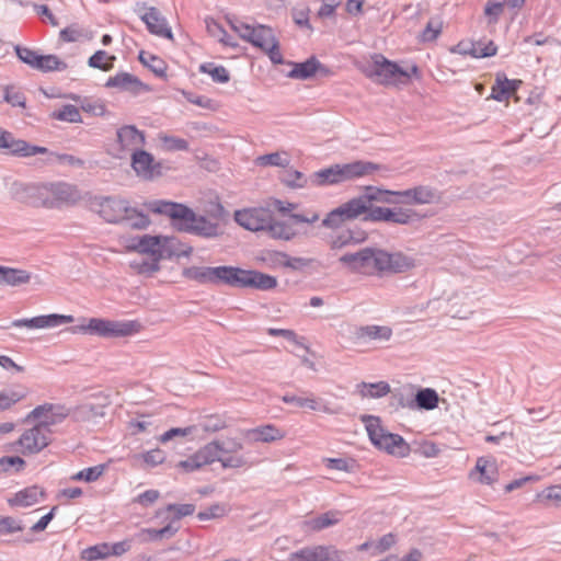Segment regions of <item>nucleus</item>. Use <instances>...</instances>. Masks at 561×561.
Listing matches in <instances>:
<instances>
[{
  "mask_svg": "<svg viewBox=\"0 0 561 561\" xmlns=\"http://www.w3.org/2000/svg\"><path fill=\"white\" fill-rule=\"evenodd\" d=\"M141 85V82L130 73L122 72L116 75L115 77H111L106 87L118 88L125 91H137Z\"/></svg>",
  "mask_w": 561,
  "mask_h": 561,
  "instance_id": "ea45409f",
  "label": "nucleus"
},
{
  "mask_svg": "<svg viewBox=\"0 0 561 561\" xmlns=\"http://www.w3.org/2000/svg\"><path fill=\"white\" fill-rule=\"evenodd\" d=\"M414 453L425 458H435L439 455L440 449L435 443L425 440L417 444Z\"/></svg>",
  "mask_w": 561,
  "mask_h": 561,
  "instance_id": "774afa93",
  "label": "nucleus"
},
{
  "mask_svg": "<svg viewBox=\"0 0 561 561\" xmlns=\"http://www.w3.org/2000/svg\"><path fill=\"white\" fill-rule=\"evenodd\" d=\"M378 169V164L368 161H354L345 164H334L314 172L309 178V181L310 184L314 186L337 184L371 174Z\"/></svg>",
  "mask_w": 561,
  "mask_h": 561,
  "instance_id": "20e7f679",
  "label": "nucleus"
},
{
  "mask_svg": "<svg viewBox=\"0 0 561 561\" xmlns=\"http://www.w3.org/2000/svg\"><path fill=\"white\" fill-rule=\"evenodd\" d=\"M343 552L332 545L305 547L290 553L289 561H343Z\"/></svg>",
  "mask_w": 561,
  "mask_h": 561,
  "instance_id": "ddd939ff",
  "label": "nucleus"
},
{
  "mask_svg": "<svg viewBox=\"0 0 561 561\" xmlns=\"http://www.w3.org/2000/svg\"><path fill=\"white\" fill-rule=\"evenodd\" d=\"M67 65L56 55H39L36 70L48 72L54 70H65Z\"/></svg>",
  "mask_w": 561,
  "mask_h": 561,
  "instance_id": "864d4df0",
  "label": "nucleus"
},
{
  "mask_svg": "<svg viewBox=\"0 0 561 561\" xmlns=\"http://www.w3.org/2000/svg\"><path fill=\"white\" fill-rule=\"evenodd\" d=\"M147 208L160 215H165L175 220L180 231L196 234L203 238H216L220 234V227L204 216H197L190 207L167 201H153L147 204Z\"/></svg>",
  "mask_w": 561,
  "mask_h": 561,
  "instance_id": "f03ea898",
  "label": "nucleus"
},
{
  "mask_svg": "<svg viewBox=\"0 0 561 561\" xmlns=\"http://www.w3.org/2000/svg\"><path fill=\"white\" fill-rule=\"evenodd\" d=\"M283 182L289 186L295 188H301L307 186L310 181L307 179L304 173L297 170H288L283 179Z\"/></svg>",
  "mask_w": 561,
  "mask_h": 561,
  "instance_id": "052dcab7",
  "label": "nucleus"
},
{
  "mask_svg": "<svg viewBox=\"0 0 561 561\" xmlns=\"http://www.w3.org/2000/svg\"><path fill=\"white\" fill-rule=\"evenodd\" d=\"M159 139L161 140L163 147L168 151H186L188 150V142L180 137L169 136V135H160Z\"/></svg>",
  "mask_w": 561,
  "mask_h": 561,
  "instance_id": "13d9d810",
  "label": "nucleus"
},
{
  "mask_svg": "<svg viewBox=\"0 0 561 561\" xmlns=\"http://www.w3.org/2000/svg\"><path fill=\"white\" fill-rule=\"evenodd\" d=\"M342 518L339 511H329L319 516L306 519L302 523L304 529L307 531H320L322 529L336 525Z\"/></svg>",
  "mask_w": 561,
  "mask_h": 561,
  "instance_id": "cd10ccee",
  "label": "nucleus"
},
{
  "mask_svg": "<svg viewBox=\"0 0 561 561\" xmlns=\"http://www.w3.org/2000/svg\"><path fill=\"white\" fill-rule=\"evenodd\" d=\"M206 28L207 32L219 42L227 46L236 47L237 43H234L231 37L227 34L226 30L214 19H206Z\"/></svg>",
  "mask_w": 561,
  "mask_h": 561,
  "instance_id": "de8ad7c7",
  "label": "nucleus"
},
{
  "mask_svg": "<svg viewBox=\"0 0 561 561\" xmlns=\"http://www.w3.org/2000/svg\"><path fill=\"white\" fill-rule=\"evenodd\" d=\"M114 56H110L105 50H98L88 60V65L103 71H108L113 68Z\"/></svg>",
  "mask_w": 561,
  "mask_h": 561,
  "instance_id": "603ef678",
  "label": "nucleus"
},
{
  "mask_svg": "<svg viewBox=\"0 0 561 561\" xmlns=\"http://www.w3.org/2000/svg\"><path fill=\"white\" fill-rule=\"evenodd\" d=\"M24 466L25 461L19 456L2 457L0 459V473L9 472L11 469L19 472Z\"/></svg>",
  "mask_w": 561,
  "mask_h": 561,
  "instance_id": "e2e57ef3",
  "label": "nucleus"
},
{
  "mask_svg": "<svg viewBox=\"0 0 561 561\" xmlns=\"http://www.w3.org/2000/svg\"><path fill=\"white\" fill-rule=\"evenodd\" d=\"M231 266H190L183 270L182 275L199 284H230Z\"/></svg>",
  "mask_w": 561,
  "mask_h": 561,
  "instance_id": "9d476101",
  "label": "nucleus"
},
{
  "mask_svg": "<svg viewBox=\"0 0 561 561\" xmlns=\"http://www.w3.org/2000/svg\"><path fill=\"white\" fill-rule=\"evenodd\" d=\"M289 158L287 152H272L267 154L260 156L255 159V163L261 167H282L287 168L289 165Z\"/></svg>",
  "mask_w": 561,
  "mask_h": 561,
  "instance_id": "a18cd8bd",
  "label": "nucleus"
},
{
  "mask_svg": "<svg viewBox=\"0 0 561 561\" xmlns=\"http://www.w3.org/2000/svg\"><path fill=\"white\" fill-rule=\"evenodd\" d=\"M71 415V410L62 404L45 403L36 407L28 415L30 419H41L39 423L49 428L51 425L61 423L67 416Z\"/></svg>",
  "mask_w": 561,
  "mask_h": 561,
  "instance_id": "6ab92c4d",
  "label": "nucleus"
},
{
  "mask_svg": "<svg viewBox=\"0 0 561 561\" xmlns=\"http://www.w3.org/2000/svg\"><path fill=\"white\" fill-rule=\"evenodd\" d=\"M105 403L83 402L71 410L72 417L78 422L95 420L104 415Z\"/></svg>",
  "mask_w": 561,
  "mask_h": 561,
  "instance_id": "2f4dec72",
  "label": "nucleus"
},
{
  "mask_svg": "<svg viewBox=\"0 0 561 561\" xmlns=\"http://www.w3.org/2000/svg\"><path fill=\"white\" fill-rule=\"evenodd\" d=\"M276 39L274 32L271 27L265 25L255 26V31L250 39V43L255 47L264 50L268 45H271Z\"/></svg>",
  "mask_w": 561,
  "mask_h": 561,
  "instance_id": "37998d69",
  "label": "nucleus"
},
{
  "mask_svg": "<svg viewBox=\"0 0 561 561\" xmlns=\"http://www.w3.org/2000/svg\"><path fill=\"white\" fill-rule=\"evenodd\" d=\"M414 409L433 410L438 405V393L432 388L420 389L413 394Z\"/></svg>",
  "mask_w": 561,
  "mask_h": 561,
  "instance_id": "e433bc0d",
  "label": "nucleus"
},
{
  "mask_svg": "<svg viewBox=\"0 0 561 561\" xmlns=\"http://www.w3.org/2000/svg\"><path fill=\"white\" fill-rule=\"evenodd\" d=\"M476 470L480 473L479 481L484 484H492L497 479V469L493 461L480 457L476 463Z\"/></svg>",
  "mask_w": 561,
  "mask_h": 561,
  "instance_id": "a19ab883",
  "label": "nucleus"
},
{
  "mask_svg": "<svg viewBox=\"0 0 561 561\" xmlns=\"http://www.w3.org/2000/svg\"><path fill=\"white\" fill-rule=\"evenodd\" d=\"M31 280V274L24 270L7 267L0 265V284L19 286L27 284Z\"/></svg>",
  "mask_w": 561,
  "mask_h": 561,
  "instance_id": "72a5a7b5",
  "label": "nucleus"
},
{
  "mask_svg": "<svg viewBox=\"0 0 561 561\" xmlns=\"http://www.w3.org/2000/svg\"><path fill=\"white\" fill-rule=\"evenodd\" d=\"M272 215L273 211L267 207H250L236 210L233 219L239 226L249 231L265 232Z\"/></svg>",
  "mask_w": 561,
  "mask_h": 561,
  "instance_id": "9b49d317",
  "label": "nucleus"
},
{
  "mask_svg": "<svg viewBox=\"0 0 561 561\" xmlns=\"http://www.w3.org/2000/svg\"><path fill=\"white\" fill-rule=\"evenodd\" d=\"M93 209L107 222L123 221L128 211V203L115 197H100L92 203Z\"/></svg>",
  "mask_w": 561,
  "mask_h": 561,
  "instance_id": "2eb2a0df",
  "label": "nucleus"
},
{
  "mask_svg": "<svg viewBox=\"0 0 561 561\" xmlns=\"http://www.w3.org/2000/svg\"><path fill=\"white\" fill-rule=\"evenodd\" d=\"M427 217L426 214H422L416 209L409 207H396L394 224L401 226H412L421 222Z\"/></svg>",
  "mask_w": 561,
  "mask_h": 561,
  "instance_id": "58836bf2",
  "label": "nucleus"
},
{
  "mask_svg": "<svg viewBox=\"0 0 561 561\" xmlns=\"http://www.w3.org/2000/svg\"><path fill=\"white\" fill-rule=\"evenodd\" d=\"M117 144L124 152L137 151L146 142L144 131L139 130L135 125H125L116 131Z\"/></svg>",
  "mask_w": 561,
  "mask_h": 561,
  "instance_id": "4be33fe9",
  "label": "nucleus"
},
{
  "mask_svg": "<svg viewBox=\"0 0 561 561\" xmlns=\"http://www.w3.org/2000/svg\"><path fill=\"white\" fill-rule=\"evenodd\" d=\"M140 19L144 21L151 34L173 39L171 27L168 25L165 18L157 8H148L147 11L140 15Z\"/></svg>",
  "mask_w": 561,
  "mask_h": 561,
  "instance_id": "5701e85b",
  "label": "nucleus"
},
{
  "mask_svg": "<svg viewBox=\"0 0 561 561\" xmlns=\"http://www.w3.org/2000/svg\"><path fill=\"white\" fill-rule=\"evenodd\" d=\"M75 321V318L70 314H45L38 316L31 319H18L12 322V327L15 328H28V329H49L56 328L61 324H69Z\"/></svg>",
  "mask_w": 561,
  "mask_h": 561,
  "instance_id": "aec40b11",
  "label": "nucleus"
},
{
  "mask_svg": "<svg viewBox=\"0 0 561 561\" xmlns=\"http://www.w3.org/2000/svg\"><path fill=\"white\" fill-rule=\"evenodd\" d=\"M193 252V248L191 245L183 244L175 237H167L162 238V248H161V260L170 259L172 256H190Z\"/></svg>",
  "mask_w": 561,
  "mask_h": 561,
  "instance_id": "c756f323",
  "label": "nucleus"
},
{
  "mask_svg": "<svg viewBox=\"0 0 561 561\" xmlns=\"http://www.w3.org/2000/svg\"><path fill=\"white\" fill-rule=\"evenodd\" d=\"M50 428H46L39 422L32 428L25 431L20 439L19 445L23 454H37L50 442Z\"/></svg>",
  "mask_w": 561,
  "mask_h": 561,
  "instance_id": "dca6fc26",
  "label": "nucleus"
},
{
  "mask_svg": "<svg viewBox=\"0 0 561 561\" xmlns=\"http://www.w3.org/2000/svg\"><path fill=\"white\" fill-rule=\"evenodd\" d=\"M131 168L137 175L151 180L159 174L158 169L160 163L154 162V158L151 153L145 150H137L131 153Z\"/></svg>",
  "mask_w": 561,
  "mask_h": 561,
  "instance_id": "b1692460",
  "label": "nucleus"
},
{
  "mask_svg": "<svg viewBox=\"0 0 561 561\" xmlns=\"http://www.w3.org/2000/svg\"><path fill=\"white\" fill-rule=\"evenodd\" d=\"M53 118L69 123H81V114L77 106L67 104L64 105L59 111L51 114Z\"/></svg>",
  "mask_w": 561,
  "mask_h": 561,
  "instance_id": "5fc2aeb1",
  "label": "nucleus"
},
{
  "mask_svg": "<svg viewBox=\"0 0 561 561\" xmlns=\"http://www.w3.org/2000/svg\"><path fill=\"white\" fill-rule=\"evenodd\" d=\"M520 84V80H510L505 76L497 75L495 83L492 87L491 98L499 102L506 101L516 92Z\"/></svg>",
  "mask_w": 561,
  "mask_h": 561,
  "instance_id": "c85d7f7f",
  "label": "nucleus"
},
{
  "mask_svg": "<svg viewBox=\"0 0 561 561\" xmlns=\"http://www.w3.org/2000/svg\"><path fill=\"white\" fill-rule=\"evenodd\" d=\"M228 22H229L231 28L234 32H237L242 39L250 42V39L255 31L254 26H251V25H249L242 21H239L237 19H228Z\"/></svg>",
  "mask_w": 561,
  "mask_h": 561,
  "instance_id": "0e129e2a",
  "label": "nucleus"
},
{
  "mask_svg": "<svg viewBox=\"0 0 561 561\" xmlns=\"http://www.w3.org/2000/svg\"><path fill=\"white\" fill-rule=\"evenodd\" d=\"M399 191L383 190L376 186H367L363 195L352 198V202L358 203L363 206L362 215L366 213L371 203L381 204H399L398 203Z\"/></svg>",
  "mask_w": 561,
  "mask_h": 561,
  "instance_id": "412c9836",
  "label": "nucleus"
},
{
  "mask_svg": "<svg viewBox=\"0 0 561 561\" xmlns=\"http://www.w3.org/2000/svg\"><path fill=\"white\" fill-rule=\"evenodd\" d=\"M390 393L389 405L394 410L414 409L413 392L410 388L396 389Z\"/></svg>",
  "mask_w": 561,
  "mask_h": 561,
  "instance_id": "79ce46f5",
  "label": "nucleus"
},
{
  "mask_svg": "<svg viewBox=\"0 0 561 561\" xmlns=\"http://www.w3.org/2000/svg\"><path fill=\"white\" fill-rule=\"evenodd\" d=\"M4 101L12 106L25 107L26 99L20 91H15L13 87L7 85L4 88Z\"/></svg>",
  "mask_w": 561,
  "mask_h": 561,
  "instance_id": "338daca9",
  "label": "nucleus"
},
{
  "mask_svg": "<svg viewBox=\"0 0 561 561\" xmlns=\"http://www.w3.org/2000/svg\"><path fill=\"white\" fill-rule=\"evenodd\" d=\"M0 150L15 157H32L48 151L45 147L30 145L23 139L15 138L11 131L5 129L1 131Z\"/></svg>",
  "mask_w": 561,
  "mask_h": 561,
  "instance_id": "4468645a",
  "label": "nucleus"
},
{
  "mask_svg": "<svg viewBox=\"0 0 561 561\" xmlns=\"http://www.w3.org/2000/svg\"><path fill=\"white\" fill-rule=\"evenodd\" d=\"M282 401L288 404H295L298 408H307L312 411H322L328 414L337 413L336 410H332L327 405H321L319 400L313 396L299 397L295 394H285L282 397Z\"/></svg>",
  "mask_w": 561,
  "mask_h": 561,
  "instance_id": "473e14b6",
  "label": "nucleus"
},
{
  "mask_svg": "<svg viewBox=\"0 0 561 561\" xmlns=\"http://www.w3.org/2000/svg\"><path fill=\"white\" fill-rule=\"evenodd\" d=\"M139 60L141 64L146 67H148L153 73H156L159 77L165 76L167 66L165 62L149 53L140 51L139 54Z\"/></svg>",
  "mask_w": 561,
  "mask_h": 561,
  "instance_id": "09e8293b",
  "label": "nucleus"
},
{
  "mask_svg": "<svg viewBox=\"0 0 561 561\" xmlns=\"http://www.w3.org/2000/svg\"><path fill=\"white\" fill-rule=\"evenodd\" d=\"M363 206L358 203L348 202L332 209L322 220V226L331 229L340 228L345 221L354 220L362 216Z\"/></svg>",
  "mask_w": 561,
  "mask_h": 561,
  "instance_id": "a211bd4d",
  "label": "nucleus"
},
{
  "mask_svg": "<svg viewBox=\"0 0 561 561\" xmlns=\"http://www.w3.org/2000/svg\"><path fill=\"white\" fill-rule=\"evenodd\" d=\"M206 433H216L227 426L226 421L218 415H207L197 425Z\"/></svg>",
  "mask_w": 561,
  "mask_h": 561,
  "instance_id": "6e6d98bb",
  "label": "nucleus"
},
{
  "mask_svg": "<svg viewBox=\"0 0 561 561\" xmlns=\"http://www.w3.org/2000/svg\"><path fill=\"white\" fill-rule=\"evenodd\" d=\"M44 497V491L37 485L25 488L9 500L11 506L28 507L38 503Z\"/></svg>",
  "mask_w": 561,
  "mask_h": 561,
  "instance_id": "7c9ffc66",
  "label": "nucleus"
},
{
  "mask_svg": "<svg viewBox=\"0 0 561 561\" xmlns=\"http://www.w3.org/2000/svg\"><path fill=\"white\" fill-rule=\"evenodd\" d=\"M229 286L270 290L277 286V279L259 271L231 266Z\"/></svg>",
  "mask_w": 561,
  "mask_h": 561,
  "instance_id": "6e6552de",
  "label": "nucleus"
},
{
  "mask_svg": "<svg viewBox=\"0 0 561 561\" xmlns=\"http://www.w3.org/2000/svg\"><path fill=\"white\" fill-rule=\"evenodd\" d=\"M265 232L273 239L284 241H289L297 234L293 226L286 221L275 220L273 215Z\"/></svg>",
  "mask_w": 561,
  "mask_h": 561,
  "instance_id": "f704fd0d",
  "label": "nucleus"
},
{
  "mask_svg": "<svg viewBox=\"0 0 561 561\" xmlns=\"http://www.w3.org/2000/svg\"><path fill=\"white\" fill-rule=\"evenodd\" d=\"M309 8L306 5L296 7L291 10V16L294 22L300 26V27H307L309 30H312L310 23H309Z\"/></svg>",
  "mask_w": 561,
  "mask_h": 561,
  "instance_id": "69168bd1",
  "label": "nucleus"
},
{
  "mask_svg": "<svg viewBox=\"0 0 561 561\" xmlns=\"http://www.w3.org/2000/svg\"><path fill=\"white\" fill-rule=\"evenodd\" d=\"M442 198V192L431 185H416L398 193V203L402 205H435Z\"/></svg>",
  "mask_w": 561,
  "mask_h": 561,
  "instance_id": "f8f14e48",
  "label": "nucleus"
},
{
  "mask_svg": "<svg viewBox=\"0 0 561 561\" xmlns=\"http://www.w3.org/2000/svg\"><path fill=\"white\" fill-rule=\"evenodd\" d=\"M141 330V324L134 320H110L90 318L85 324L77 327L76 331L96 335L103 339L131 336Z\"/></svg>",
  "mask_w": 561,
  "mask_h": 561,
  "instance_id": "423d86ee",
  "label": "nucleus"
},
{
  "mask_svg": "<svg viewBox=\"0 0 561 561\" xmlns=\"http://www.w3.org/2000/svg\"><path fill=\"white\" fill-rule=\"evenodd\" d=\"M162 238L163 236H140L138 240L139 253L161 259Z\"/></svg>",
  "mask_w": 561,
  "mask_h": 561,
  "instance_id": "c9c22d12",
  "label": "nucleus"
},
{
  "mask_svg": "<svg viewBox=\"0 0 561 561\" xmlns=\"http://www.w3.org/2000/svg\"><path fill=\"white\" fill-rule=\"evenodd\" d=\"M360 421L366 426L369 439L378 449L398 457H405L410 454L409 444L402 436L388 432L381 425L380 417L364 414L360 416Z\"/></svg>",
  "mask_w": 561,
  "mask_h": 561,
  "instance_id": "39448f33",
  "label": "nucleus"
},
{
  "mask_svg": "<svg viewBox=\"0 0 561 561\" xmlns=\"http://www.w3.org/2000/svg\"><path fill=\"white\" fill-rule=\"evenodd\" d=\"M359 387L362 388V397L381 398L391 392V388L386 381H379L375 383L362 382Z\"/></svg>",
  "mask_w": 561,
  "mask_h": 561,
  "instance_id": "c03bdc74",
  "label": "nucleus"
},
{
  "mask_svg": "<svg viewBox=\"0 0 561 561\" xmlns=\"http://www.w3.org/2000/svg\"><path fill=\"white\" fill-rule=\"evenodd\" d=\"M255 442L271 443L285 437V433L274 425L259 426L250 432Z\"/></svg>",
  "mask_w": 561,
  "mask_h": 561,
  "instance_id": "4c0bfd02",
  "label": "nucleus"
},
{
  "mask_svg": "<svg viewBox=\"0 0 561 561\" xmlns=\"http://www.w3.org/2000/svg\"><path fill=\"white\" fill-rule=\"evenodd\" d=\"M339 262L352 273L365 276L404 273L416 266L415 259L410 255L371 247L345 253Z\"/></svg>",
  "mask_w": 561,
  "mask_h": 561,
  "instance_id": "f257e3e1",
  "label": "nucleus"
},
{
  "mask_svg": "<svg viewBox=\"0 0 561 561\" xmlns=\"http://www.w3.org/2000/svg\"><path fill=\"white\" fill-rule=\"evenodd\" d=\"M366 239L367 233L363 230L345 229L330 236L328 244L332 250H340L351 244L364 242Z\"/></svg>",
  "mask_w": 561,
  "mask_h": 561,
  "instance_id": "393cba45",
  "label": "nucleus"
},
{
  "mask_svg": "<svg viewBox=\"0 0 561 561\" xmlns=\"http://www.w3.org/2000/svg\"><path fill=\"white\" fill-rule=\"evenodd\" d=\"M199 71L209 75L218 83H227L230 80L228 70L224 66H216L214 62L201 65Z\"/></svg>",
  "mask_w": 561,
  "mask_h": 561,
  "instance_id": "8fccbe9b",
  "label": "nucleus"
},
{
  "mask_svg": "<svg viewBox=\"0 0 561 561\" xmlns=\"http://www.w3.org/2000/svg\"><path fill=\"white\" fill-rule=\"evenodd\" d=\"M10 195L15 202L33 207L53 205L47 202V188L45 184L15 181L11 184Z\"/></svg>",
  "mask_w": 561,
  "mask_h": 561,
  "instance_id": "1a4fd4ad",
  "label": "nucleus"
},
{
  "mask_svg": "<svg viewBox=\"0 0 561 561\" xmlns=\"http://www.w3.org/2000/svg\"><path fill=\"white\" fill-rule=\"evenodd\" d=\"M14 49H15L16 56L19 57V59L22 62L28 65L33 69H36L37 64H38V58H39V55L37 54V51H35L31 48H27V47H22L20 45H16Z\"/></svg>",
  "mask_w": 561,
  "mask_h": 561,
  "instance_id": "680f3d73",
  "label": "nucleus"
},
{
  "mask_svg": "<svg viewBox=\"0 0 561 561\" xmlns=\"http://www.w3.org/2000/svg\"><path fill=\"white\" fill-rule=\"evenodd\" d=\"M506 0H489L484 7V14L489 19L490 24L499 22L500 16L504 11Z\"/></svg>",
  "mask_w": 561,
  "mask_h": 561,
  "instance_id": "4d7b16f0",
  "label": "nucleus"
},
{
  "mask_svg": "<svg viewBox=\"0 0 561 561\" xmlns=\"http://www.w3.org/2000/svg\"><path fill=\"white\" fill-rule=\"evenodd\" d=\"M122 222H125L128 227L138 230L146 229L150 225V220L147 215L130 206Z\"/></svg>",
  "mask_w": 561,
  "mask_h": 561,
  "instance_id": "49530a36",
  "label": "nucleus"
},
{
  "mask_svg": "<svg viewBox=\"0 0 561 561\" xmlns=\"http://www.w3.org/2000/svg\"><path fill=\"white\" fill-rule=\"evenodd\" d=\"M289 65L293 66V69L289 71L288 77L298 80L310 79L317 71L324 70V67L316 57H310L304 62H289Z\"/></svg>",
  "mask_w": 561,
  "mask_h": 561,
  "instance_id": "bb28decb",
  "label": "nucleus"
},
{
  "mask_svg": "<svg viewBox=\"0 0 561 561\" xmlns=\"http://www.w3.org/2000/svg\"><path fill=\"white\" fill-rule=\"evenodd\" d=\"M355 337L359 342L389 341L392 336V329L387 325H362L356 328Z\"/></svg>",
  "mask_w": 561,
  "mask_h": 561,
  "instance_id": "a878e982",
  "label": "nucleus"
},
{
  "mask_svg": "<svg viewBox=\"0 0 561 561\" xmlns=\"http://www.w3.org/2000/svg\"><path fill=\"white\" fill-rule=\"evenodd\" d=\"M45 185L47 188V202L53 204L51 206H44L45 208L75 204L80 199V193L75 185L64 182Z\"/></svg>",
  "mask_w": 561,
  "mask_h": 561,
  "instance_id": "f3484780",
  "label": "nucleus"
},
{
  "mask_svg": "<svg viewBox=\"0 0 561 561\" xmlns=\"http://www.w3.org/2000/svg\"><path fill=\"white\" fill-rule=\"evenodd\" d=\"M161 259L149 256L148 260L133 261L130 267L138 274L151 276L160 271Z\"/></svg>",
  "mask_w": 561,
  "mask_h": 561,
  "instance_id": "3c124183",
  "label": "nucleus"
},
{
  "mask_svg": "<svg viewBox=\"0 0 561 561\" xmlns=\"http://www.w3.org/2000/svg\"><path fill=\"white\" fill-rule=\"evenodd\" d=\"M242 448V443L236 438L216 439L199 448L195 455L202 467L219 461L225 469H238L247 463L245 458L238 454Z\"/></svg>",
  "mask_w": 561,
  "mask_h": 561,
  "instance_id": "7ed1b4c3",
  "label": "nucleus"
},
{
  "mask_svg": "<svg viewBox=\"0 0 561 561\" xmlns=\"http://www.w3.org/2000/svg\"><path fill=\"white\" fill-rule=\"evenodd\" d=\"M108 556H111V548L106 543L90 547L82 552V558L88 561L104 559Z\"/></svg>",
  "mask_w": 561,
  "mask_h": 561,
  "instance_id": "bf43d9fd",
  "label": "nucleus"
},
{
  "mask_svg": "<svg viewBox=\"0 0 561 561\" xmlns=\"http://www.w3.org/2000/svg\"><path fill=\"white\" fill-rule=\"evenodd\" d=\"M364 75L380 84H393L399 78H419V67L412 65L409 69H402L398 64L388 60L382 55H375L373 62L363 68Z\"/></svg>",
  "mask_w": 561,
  "mask_h": 561,
  "instance_id": "0eeeda50",
  "label": "nucleus"
}]
</instances>
